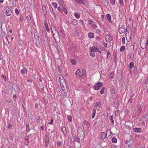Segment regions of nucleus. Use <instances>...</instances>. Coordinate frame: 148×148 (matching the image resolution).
<instances>
[{"label":"nucleus","instance_id":"obj_1","mask_svg":"<svg viewBox=\"0 0 148 148\" xmlns=\"http://www.w3.org/2000/svg\"><path fill=\"white\" fill-rule=\"evenodd\" d=\"M75 75L78 78H80L81 77H82L83 78H86V76L85 71L84 70L81 69L77 70Z\"/></svg>","mask_w":148,"mask_h":148},{"label":"nucleus","instance_id":"obj_2","mask_svg":"<svg viewBox=\"0 0 148 148\" xmlns=\"http://www.w3.org/2000/svg\"><path fill=\"white\" fill-rule=\"evenodd\" d=\"M53 36L54 38L55 39V41L57 42H59L60 41V36L59 33L58 32H56V34L53 33Z\"/></svg>","mask_w":148,"mask_h":148},{"label":"nucleus","instance_id":"obj_3","mask_svg":"<svg viewBox=\"0 0 148 148\" xmlns=\"http://www.w3.org/2000/svg\"><path fill=\"white\" fill-rule=\"evenodd\" d=\"M146 45V39H144L141 40H140V46L142 49H144L145 48Z\"/></svg>","mask_w":148,"mask_h":148},{"label":"nucleus","instance_id":"obj_4","mask_svg":"<svg viewBox=\"0 0 148 148\" xmlns=\"http://www.w3.org/2000/svg\"><path fill=\"white\" fill-rule=\"evenodd\" d=\"M103 85V83L101 82H97L93 87L94 89L95 90L99 89Z\"/></svg>","mask_w":148,"mask_h":148},{"label":"nucleus","instance_id":"obj_5","mask_svg":"<svg viewBox=\"0 0 148 148\" xmlns=\"http://www.w3.org/2000/svg\"><path fill=\"white\" fill-rule=\"evenodd\" d=\"M137 107L138 109L137 110L136 112V114L138 116H139L142 113V109L141 106L140 104H138L137 105Z\"/></svg>","mask_w":148,"mask_h":148},{"label":"nucleus","instance_id":"obj_6","mask_svg":"<svg viewBox=\"0 0 148 148\" xmlns=\"http://www.w3.org/2000/svg\"><path fill=\"white\" fill-rule=\"evenodd\" d=\"M12 9L11 7L8 8L6 11V15L7 16H8L11 14Z\"/></svg>","mask_w":148,"mask_h":148},{"label":"nucleus","instance_id":"obj_7","mask_svg":"<svg viewBox=\"0 0 148 148\" xmlns=\"http://www.w3.org/2000/svg\"><path fill=\"white\" fill-rule=\"evenodd\" d=\"M148 119V116L147 114H145L143 116L141 119V121H142L143 123L145 124V122Z\"/></svg>","mask_w":148,"mask_h":148},{"label":"nucleus","instance_id":"obj_8","mask_svg":"<svg viewBox=\"0 0 148 148\" xmlns=\"http://www.w3.org/2000/svg\"><path fill=\"white\" fill-rule=\"evenodd\" d=\"M45 142V147H47L48 145L49 138L47 136H46L44 140Z\"/></svg>","mask_w":148,"mask_h":148},{"label":"nucleus","instance_id":"obj_9","mask_svg":"<svg viewBox=\"0 0 148 148\" xmlns=\"http://www.w3.org/2000/svg\"><path fill=\"white\" fill-rule=\"evenodd\" d=\"M90 54L91 56L94 57L95 56V54L94 52L93 47H90Z\"/></svg>","mask_w":148,"mask_h":148},{"label":"nucleus","instance_id":"obj_10","mask_svg":"<svg viewBox=\"0 0 148 148\" xmlns=\"http://www.w3.org/2000/svg\"><path fill=\"white\" fill-rule=\"evenodd\" d=\"M82 138H79L77 136H75L74 138V140L76 141L78 143L79 142V141L81 140L82 141H84V136L83 135H82Z\"/></svg>","mask_w":148,"mask_h":148},{"label":"nucleus","instance_id":"obj_11","mask_svg":"<svg viewBox=\"0 0 148 148\" xmlns=\"http://www.w3.org/2000/svg\"><path fill=\"white\" fill-rule=\"evenodd\" d=\"M125 29L124 27H121L119 29L118 31L119 33L121 34L125 32Z\"/></svg>","mask_w":148,"mask_h":148},{"label":"nucleus","instance_id":"obj_12","mask_svg":"<svg viewBox=\"0 0 148 148\" xmlns=\"http://www.w3.org/2000/svg\"><path fill=\"white\" fill-rule=\"evenodd\" d=\"M132 129L134 132L137 133H141L142 132V130L141 128L135 127L133 128Z\"/></svg>","mask_w":148,"mask_h":148},{"label":"nucleus","instance_id":"obj_13","mask_svg":"<svg viewBox=\"0 0 148 148\" xmlns=\"http://www.w3.org/2000/svg\"><path fill=\"white\" fill-rule=\"evenodd\" d=\"M82 131L80 132H78L79 130H78V132L77 133V137L79 138H82V136L81 135V134H83V135H84V131L82 129Z\"/></svg>","mask_w":148,"mask_h":148},{"label":"nucleus","instance_id":"obj_14","mask_svg":"<svg viewBox=\"0 0 148 148\" xmlns=\"http://www.w3.org/2000/svg\"><path fill=\"white\" fill-rule=\"evenodd\" d=\"M105 38L107 41L110 42L112 40V37L108 35H106L105 36Z\"/></svg>","mask_w":148,"mask_h":148},{"label":"nucleus","instance_id":"obj_15","mask_svg":"<svg viewBox=\"0 0 148 148\" xmlns=\"http://www.w3.org/2000/svg\"><path fill=\"white\" fill-rule=\"evenodd\" d=\"M3 41L4 44L6 45H7L9 44L8 39L6 37H5L3 38Z\"/></svg>","mask_w":148,"mask_h":148},{"label":"nucleus","instance_id":"obj_16","mask_svg":"<svg viewBox=\"0 0 148 148\" xmlns=\"http://www.w3.org/2000/svg\"><path fill=\"white\" fill-rule=\"evenodd\" d=\"M34 38L36 40H39L40 37L39 36L37 32H35Z\"/></svg>","mask_w":148,"mask_h":148},{"label":"nucleus","instance_id":"obj_17","mask_svg":"<svg viewBox=\"0 0 148 148\" xmlns=\"http://www.w3.org/2000/svg\"><path fill=\"white\" fill-rule=\"evenodd\" d=\"M106 136V134L105 132H102L101 134V138L103 140L105 139Z\"/></svg>","mask_w":148,"mask_h":148},{"label":"nucleus","instance_id":"obj_18","mask_svg":"<svg viewBox=\"0 0 148 148\" xmlns=\"http://www.w3.org/2000/svg\"><path fill=\"white\" fill-rule=\"evenodd\" d=\"M14 135L12 132H10L9 134V139L11 140H12L14 139Z\"/></svg>","mask_w":148,"mask_h":148},{"label":"nucleus","instance_id":"obj_19","mask_svg":"<svg viewBox=\"0 0 148 148\" xmlns=\"http://www.w3.org/2000/svg\"><path fill=\"white\" fill-rule=\"evenodd\" d=\"M43 32L44 33L43 36H42L41 38H43V39L44 41H45L47 40V34L45 32Z\"/></svg>","mask_w":148,"mask_h":148},{"label":"nucleus","instance_id":"obj_20","mask_svg":"<svg viewBox=\"0 0 148 148\" xmlns=\"http://www.w3.org/2000/svg\"><path fill=\"white\" fill-rule=\"evenodd\" d=\"M106 17L109 22L110 23H111L112 22V21H111V18L110 15L109 14H108L106 15Z\"/></svg>","mask_w":148,"mask_h":148},{"label":"nucleus","instance_id":"obj_21","mask_svg":"<svg viewBox=\"0 0 148 148\" xmlns=\"http://www.w3.org/2000/svg\"><path fill=\"white\" fill-rule=\"evenodd\" d=\"M62 130L64 134L65 135L66 134V128L64 127H62Z\"/></svg>","mask_w":148,"mask_h":148},{"label":"nucleus","instance_id":"obj_22","mask_svg":"<svg viewBox=\"0 0 148 148\" xmlns=\"http://www.w3.org/2000/svg\"><path fill=\"white\" fill-rule=\"evenodd\" d=\"M114 105L116 108V109H118L119 108V102L117 100V101H115Z\"/></svg>","mask_w":148,"mask_h":148},{"label":"nucleus","instance_id":"obj_23","mask_svg":"<svg viewBox=\"0 0 148 148\" xmlns=\"http://www.w3.org/2000/svg\"><path fill=\"white\" fill-rule=\"evenodd\" d=\"M91 47H93V50L95 52H98L99 51V49L98 47H97L96 46H93Z\"/></svg>","mask_w":148,"mask_h":148},{"label":"nucleus","instance_id":"obj_24","mask_svg":"<svg viewBox=\"0 0 148 148\" xmlns=\"http://www.w3.org/2000/svg\"><path fill=\"white\" fill-rule=\"evenodd\" d=\"M88 36L90 38H93L94 37V34L90 32L88 33Z\"/></svg>","mask_w":148,"mask_h":148},{"label":"nucleus","instance_id":"obj_25","mask_svg":"<svg viewBox=\"0 0 148 148\" xmlns=\"http://www.w3.org/2000/svg\"><path fill=\"white\" fill-rule=\"evenodd\" d=\"M134 143V141L132 140H130L127 142V144L128 145V146L130 147Z\"/></svg>","mask_w":148,"mask_h":148},{"label":"nucleus","instance_id":"obj_26","mask_svg":"<svg viewBox=\"0 0 148 148\" xmlns=\"http://www.w3.org/2000/svg\"><path fill=\"white\" fill-rule=\"evenodd\" d=\"M130 59L131 60H133L134 59V54L133 53H131L130 54Z\"/></svg>","mask_w":148,"mask_h":148},{"label":"nucleus","instance_id":"obj_27","mask_svg":"<svg viewBox=\"0 0 148 148\" xmlns=\"http://www.w3.org/2000/svg\"><path fill=\"white\" fill-rule=\"evenodd\" d=\"M101 1L103 5L106 6L107 5L108 1L107 0H101Z\"/></svg>","mask_w":148,"mask_h":148},{"label":"nucleus","instance_id":"obj_28","mask_svg":"<svg viewBox=\"0 0 148 148\" xmlns=\"http://www.w3.org/2000/svg\"><path fill=\"white\" fill-rule=\"evenodd\" d=\"M133 72L135 74H137L138 73L137 67L136 66H135Z\"/></svg>","mask_w":148,"mask_h":148},{"label":"nucleus","instance_id":"obj_29","mask_svg":"<svg viewBox=\"0 0 148 148\" xmlns=\"http://www.w3.org/2000/svg\"><path fill=\"white\" fill-rule=\"evenodd\" d=\"M25 71H26V69L25 67H24L23 69H22L21 70V73L23 74H25Z\"/></svg>","mask_w":148,"mask_h":148},{"label":"nucleus","instance_id":"obj_30","mask_svg":"<svg viewBox=\"0 0 148 148\" xmlns=\"http://www.w3.org/2000/svg\"><path fill=\"white\" fill-rule=\"evenodd\" d=\"M60 32L61 35L63 37L65 36V35L64 31V30L62 29H61L60 30Z\"/></svg>","mask_w":148,"mask_h":148},{"label":"nucleus","instance_id":"obj_31","mask_svg":"<svg viewBox=\"0 0 148 148\" xmlns=\"http://www.w3.org/2000/svg\"><path fill=\"white\" fill-rule=\"evenodd\" d=\"M129 67L130 69H132L134 66V63L133 62H132L129 64Z\"/></svg>","mask_w":148,"mask_h":148},{"label":"nucleus","instance_id":"obj_32","mask_svg":"<svg viewBox=\"0 0 148 148\" xmlns=\"http://www.w3.org/2000/svg\"><path fill=\"white\" fill-rule=\"evenodd\" d=\"M50 11L51 13L53 15L54 17L55 18H56V14L54 12V11L53 10V8H52V10H50Z\"/></svg>","mask_w":148,"mask_h":148},{"label":"nucleus","instance_id":"obj_33","mask_svg":"<svg viewBox=\"0 0 148 148\" xmlns=\"http://www.w3.org/2000/svg\"><path fill=\"white\" fill-rule=\"evenodd\" d=\"M97 60L99 61H101L102 60V57L101 55H98L97 58Z\"/></svg>","mask_w":148,"mask_h":148},{"label":"nucleus","instance_id":"obj_34","mask_svg":"<svg viewBox=\"0 0 148 148\" xmlns=\"http://www.w3.org/2000/svg\"><path fill=\"white\" fill-rule=\"evenodd\" d=\"M62 8L64 13L65 14H67V11L66 9V8L64 6H62Z\"/></svg>","mask_w":148,"mask_h":148},{"label":"nucleus","instance_id":"obj_35","mask_svg":"<svg viewBox=\"0 0 148 148\" xmlns=\"http://www.w3.org/2000/svg\"><path fill=\"white\" fill-rule=\"evenodd\" d=\"M1 77L3 78L5 81H8V79L7 78L6 76L5 75H2Z\"/></svg>","mask_w":148,"mask_h":148},{"label":"nucleus","instance_id":"obj_36","mask_svg":"<svg viewBox=\"0 0 148 148\" xmlns=\"http://www.w3.org/2000/svg\"><path fill=\"white\" fill-rule=\"evenodd\" d=\"M112 143H116L117 142V140L116 138L115 137H113L112 139Z\"/></svg>","mask_w":148,"mask_h":148},{"label":"nucleus","instance_id":"obj_37","mask_svg":"<svg viewBox=\"0 0 148 148\" xmlns=\"http://www.w3.org/2000/svg\"><path fill=\"white\" fill-rule=\"evenodd\" d=\"M67 119L68 121L69 122H71L72 121V117L71 116L68 115L67 116Z\"/></svg>","mask_w":148,"mask_h":148},{"label":"nucleus","instance_id":"obj_38","mask_svg":"<svg viewBox=\"0 0 148 148\" xmlns=\"http://www.w3.org/2000/svg\"><path fill=\"white\" fill-rule=\"evenodd\" d=\"M109 119L112 124H113L114 123V120L112 117V116H110L109 117Z\"/></svg>","mask_w":148,"mask_h":148},{"label":"nucleus","instance_id":"obj_39","mask_svg":"<svg viewBox=\"0 0 148 148\" xmlns=\"http://www.w3.org/2000/svg\"><path fill=\"white\" fill-rule=\"evenodd\" d=\"M93 23H94L92 25L91 27L92 28L95 29L97 27L96 24H95V23H96V22H94Z\"/></svg>","mask_w":148,"mask_h":148},{"label":"nucleus","instance_id":"obj_40","mask_svg":"<svg viewBox=\"0 0 148 148\" xmlns=\"http://www.w3.org/2000/svg\"><path fill=\"white\" fill-rule=\"evenodd\" d=\"M55 131L54 130H53L51 132V137H52V138H54L55 137Z\"/></svg>","mask_w":148,"mask_h":148},{"label":"nucleus","instance_id":"obj_41","mask_svg":"<svg viewBox=\"0 0 148 148\" xmlns=\"http://www.w3.org/2000/svg\"><path fill=\"white\" fill-rule=\"evenodd\" d=\"M75 17L77 18H79L80 16V14H78L77 13H75Z\"/></svg>","mask_w":148,"mask_h":148},{"label":"nucleus","instance_id":"obj_42","mask_svg":"<svg viewBox=\"0 0 148 148\" xmlns=\"http://www.w3.org/2000/svg\"><path fill=\"white\" fill-rule=\"evenodd\" d=\"M71 62L73 64L75 65L77 64L76 61L75 60H71Z\"/></svg>","mask_w":148,"mask_h":148},{"label":"nucleus","instance_id":"obj_43","mask_svg":"<svg viewBox=\"0 0 148 148\" xmlns=\"http://www.w3.org/2000/svg\"><path fill=\"white\" fill-rule=\"evenodd\" d=\"M53 6L55 8H56L57 7V4L56 2H53L52 3Z\"/></svg>","mask_w":148,"mask_h":148},{"label":"nucleus","instance_id":"obj_44","mask_svg":"<svg viewBox=\"0 0 148 148\" xmlns=\"http://www.w3.org/2000/svg\"><path fill=\"white\" fill-rule=\"evenodd\" d=\"M105 89V87H103L101 89L100 92L101 94H103L104 93Z\"/></svg>","mask_w":148,"mask_h":148},{"label":"nucleus","instance_id":"obj_45","mask_svg":"<svg viewBox=\"0 0 148 148\" xmlns=\"http://www.w3.org/2000/svg\"><path fill=\"white\" fill-rule=\"evenodd\" d=\"M101 73L103 75H105L106 74V70H103L101 71Z\"/></svg>","mask_w":148,"mask_h":148},{"label":"nucleus","instance_id":"obj_46","mask_svg":"<svg viewBox=\"0 0 148 148\" xmlns=\"http://www.w3.org/2000/svg\"><path fill=\"white\" fill-rule=\"evenodd\" d=\"M26 130L27 132H28L29 130V126L28 124H26Z\"/></svg>","mask_w":148,"mask_h":148},{"label":"nucleus","instance_id":"obj_47","mask_svg":"<svg viewBox=\"0 0 148 148\" xmlns=\"http://www.w3.org/2000/svg\"><path fill=\"white\" fill-rule=\"evenodd\" d=\"M125 49V47L124 46H122L120 48V51H123Z\"/></svg>","mask_w":148,"mask_h":148},{"label":"nucleus","instance_id":"obj_48","mask_svg":"<svg viewBox=\"0 0 148 148\" xmlns=\"http://www.w3.org/2000/svg\"><path fill=\"white\" fill-rule=\"evenodd\" d=\"M96 33L99 34H100L101 33V30L99 29H97L96 30Z\"/></svg>","mask_w":148,"mask_h":148},{"label":"nucleus","instance_id":"obj_49","mask_svg":"<svg viewBox=\"0 0 148 148\" xmlns=\"http://www.w3.org/2000/svg\"><path fill=\"white\" fill-rule=\"evenodd\" d=\"M119 110L116 111L115 112V115L116 116H118L119 114Z\"/></svg>","mask_w":148,"mask_h":148},{"label":"nucleus","instance_id":"obj_50","mask_svg":"<svg viewBox=\"0 0 148 148\" xmlns=\"http://www.w3.org/2000/svg\"><path fill=\"white\" fill-rule=\"evenodd\" d=\"M15 12L16 15H18L19 14V11L17 8H16L15 9Z\"/></svg>","mask_w":148,"mask_h":148},{"label":"nucleus","instance_id":"obj_51","mask_svg":"<svg viewBox=\"0 0 148 148\" xmlns=\"http://www.w3.org/2000/svg\"><path fill=\"white\" fill-rule=\"evenodd\" d=\"M96 107H100L101 106V103L99 102H97L96 103Z\"/></svg>","mask_w":148,"mask_h":148},{"label":"nucleus","instance_id":"obj_52","mask_svg":"<svg viewBox=\"0 0 148 148\" xmlns=\"http://www.w3.org/2000/svg\"><path fill=\"white\" fill-rule=\"evenodd\" d=\"M132 100H133L132 98V97H131L129 99V100H128V103H132Z\"/></svg>","mask_w":148,"mask_h":148},{"label":"nucleus","instance_id":"obj_53","mask_svg":"<svg viewBox=\"0 0 148 148\" xmlns=\"http://www.w3.org/2000/svg\"><path fill=\"white\" fill-rule=\"evenodd\" d=\"M112 94H114L116 92L113 89H112L110 90Z\"/></svg>","mask_w":148,"mask_h":148},{"label":"nucleus","instance_id":"obj_54","mask_svg":"<svg viewBox=\"0 0 148 148\" xmlns=\"http://www.w3.org/2000/svg\"><path fill=\"white\" fill-rule=\"evenodd\" d=\"M111 55L108 51L107 52V57L108 58H110L111 57Z\"/></svg>","mask_w":148,"mask_h":148},{"label":"nucleus","instance_id":"obj_55","mask_svg":"<svg viewBox=\"0 0 148 148\" xmlns=\"http://www.w3.org/2000/svg\"><path fill=\"white\" fill-rule=\"evenodd\" d=\"M75 1L77 2L80 4L83 3L82 2V0H75Z\"/></svg>","mask_w":148,"mask_h":148},{"label":"nucleus","instance_id":"obj_56","mask_svg":"<svg viewBox=\"0 0 148 148\" xmlns=\"http://www.w3.org/2000/svg\"><path fill=\"white\" fill-rule=\"evenodd\" d=\"M83 123L84 124L87 125H89V123L86 120H84L83 121Z\"/></svg>","mask_w":148,"mask_h":148},{"label":"nucleus","instance_id":"obj_57","mask_svg":"<svg viewBox=\"0 0 148 148\" xmlns=\"http://www.w3.org/2000/svg\"><path fill=\"white\" fill-rule=\"evenodd\" d=\"M110 1L112 5H114L115 4V0H110Z\"/></svg>","mask_w":148,"mask_h":148},{"label":"nucleus","instance_id":"obj_58","mask_svg":"<svg viewBox=\"0 0 148 148\" xmlns=\"http://www.w3.org/2000/svg\"><path fill=\"white\" fill-rule=\"evenodd\" d=\"M114 75V73L113 72H111L110 74V78L111 79L113 78Z\"/></svg>","mask_w":148,"mask_h":148},{"label":"nucleus","instance_id":"obj_59","mask_svg":"<svg viewBox=\"0 0 148 148\" xmlns=\"http://www.w3.org/2000/svg\"><path fill=\"white\" fill-rule=\"evenodd\" d=\"M57 9L59 10L61 13H62V10L61 8L60 7H58L57 8Z\"/></svg>","mask_w":148,"mask_h":148},{"label":"nucleus","instance_id":"obj_60","mask_svg":"<svg viewBox=\"0 0 148 148\" xmlns=\"http://www.w3.org/2000/svg\"><path fill=\"white\" fill-rule=\"evenodd\" d=\"M57 146L60 147L62 145V143L60 141H57Z\"/></svg>","mask_w":148,"mask_h":148},{"label":"nucleus","instance_id":"obj_61","mask_svg":"<svg viewBox=\"0 0 148 148\" xmlns=\"http://www.w3.org/2000/svg\"><path fill=\"white\" fill-rule=\"evenodd\" d=\"M125 37H123L122 40V42L123 44H124L125 43Z\"/></svg>","mask_w":148,"mask_h":148},{"label":"nucleus","instance_id":"obj_62","mask_svg":"<svg viewBox=\"0 0 148 148\" xmlns=\"http://www.w3.org/2000/svg\"><path fill=\"white\" fill-rule=\"evenodd\" d=\"M46 30L48 32H49L50 31V29L48 25L45 27Z\"/></svg>","mask_w":148,"mask_h":148},{"label":"nucleus","instance_id":"obj_63","mask_svg":"<svg viewBox=\"0 0 148 148\" xmlns=\"http://www.w3.org/2000/svg\"><path fill=\"white\" fill-rule=\"evenodd\" d=\"M44 24L45 27H46L47 26H48V24L46 21H44Z\"/></svg>","mask_w":148,"mask_h":148},{"label":"nucleus","instance_id":"obj_64","mask_svg":"<svg viewBox=\"0 0 148 148\" xmlns=\"http://www.w3.org/2000/svg\"><path fill=\"white\" fill-rule=\"evenodd\" d=\"M95 114L96 113H92V118H93L95 117Z\"/></svg>","mask_w":148,"mask_h":148}]
</instances>
